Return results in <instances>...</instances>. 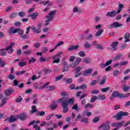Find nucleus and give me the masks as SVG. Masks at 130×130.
I'll return each mask as SVG.
<instances>
[{"mask_svg": "<svg viewBox=\"0 0 130 130\" xmlns=\"http://www.w3.org/2000/svg\"><path fill=\"white\" fill-rule=\"evenodd\" d=\"M75 102V99H68L67 98L62 97L58 101V103H61L62 107H63V113H67L69 111V108L68 106L69 104L73 105V104Z\"/></svg>", "mask_w": 130, "mask_h": 130, "instance_id": "nucleus-1", "label": "nucleus"}, {"mask_svg": "<svg viewBox=\"0 0 130 130\" xmlns=\"http://www.w3.org/2000/svg\"><path fill=\"white\" fill-rule=\"evenodd\" d=\"M121 12V10H119V11H113L109 12L106 14L107 17H110L111 18H113L116 16L117 14H119Z\"/></svg>", "mask_w": 130, "mask_h": 130, "instance_id": "nucleus-2", "label": "nucleus"}, {"mask_svg": "<svg viewBox=\"0 0 130 130\" xmlns=\"http://www.w3.org/2000/svg\"><path fill=\"white\" fill-rule=\"evenodd\" d=\"M109 124H110V122L108 121L107 122V123L102 125L100 127V128L103 130H109L110 129V126L109 125Z\"/></svg>", "mask_w": 130, "mask_h": 130, "instance_id": "nucleus-3", "label": "nucleus"}, {"mask_svg": "<svg viewBox=\"0 0 130 130\" xmlns=\"http://www.w3.org/2000/svg\"><path fill=\"white\" fill-rule=\"evenodd\" d=\"M55 16V11H53L49 12L48 15L46 16V18L48 19V20H50L51 21L52 19H53V17Z\"/></svg>", "mask_w": 130, "mask_h": 130, "instance_id": "nucleus-4", "label": "nucleus"}, {"mask_svg": "<svg viewBox=\"0 0 130 130\" xmlns=\"http://www.w3.org/2000/svg\"><path fill=\"white\" fill-rule=\"evenodd\" d=\"M118 45V42H115L112 43L111 44V50H112V51H114L115 50H116Z\"/></svg>", "mask_w": 130, "mask_h": 130, "instance_id": "nucleus-5", "label": "nucleus"}, {"mask_svg": "<svg viewBox=\"0 0 130 130\" xmlns=\"http://www.w3.org/2000/svg\"><path fill=\"white\" fill-rule=\"evenodd\" d=\"M62 66H63V70H62L63 73H64V72H68L69 71V68L70 67L69 66V65H68V63L64 61L63 62Z\"/></svg>", "mask_w": 130, "mask_h": 130, "instance_id": "nucleus-6", "label": "nucleus"}, {"mask_svg": "<svg viewBox=\"0 0 130 130\" xmlns=\"http://www.w3.org/2000/svg\"><path fill=\"white\" fill-rule=\"evenodd\" d=\"M27 115L25 113L21 114L19 115H17V118L20 120H25L26 118H27Z\"/></svg>", "mask_w": 130, "mask_h": 130, "instance_id": "nucleus-7", "label": "nucleus"}, {"mask_svg": "<svg viewBox=\"0 0 130 130\" xmlns=\"http://www.w3.org/2000/svg\"><path fill=\"white\" fill-rule=\"evenodd\" d=\"M13 92H14V90L13 89L9 88L5 90L4 94L6 95V96H10V95H11V94Z\"/></svg>", "mask_w": 130, "mask_h": 130, "instance_id": "nucleus-8", "label": "nucleus"}, {"mask_svg": "<svg viewBox=\"0 0 130 130\" xmlns=\"http://www.w3.org/2000/svg\"><path fill=\"white\" fill-rule=\"evenodd\" d=\"M80 46L79 45H71L69 48V51H72V50H76L79 49Z\"/></svg>", "mask_w": 130, "mask_h": 130, "instance_id": "nucleus-9", "label": "nucleus"}, {"mask_svg": "<svg viewBox=\"0 0 130 130\" xmlns=\"http://www.w3.org/2000/svg\"><path fill=\"white\" fill-rule=\"evenodd\" d=\"M9 100V98H5V99H3L2 101V103L0 104V107H4L6 104H7V101Z\"/></svg>", "mask_w": 130, "mask_h": 130, "instance_id": "nucleus-10", "label": "nucleus"}, {"mask_svg": "<svg viewBox=\"0 0 130 130\" xmlns=\"http://www.w3.org/2000/svg\"><path fill=\"white\" fill-rule=\"evenodd\" d=\"M84 89H87V84H83L75 88V90H84Z\"/></svg>", "mask_w": 130, "mask_h": 130, "instance_id": "nucleus-11", "label": "nucleus"}, {"mask_svg": "<svg viewBox=\"0 0 130 130\" xmlns=\"http://www.w3.org/2000/svg\"><path fill=\"white\" fill-rule=\"evenodd\" d=\"M92 74V69L85 70L83 73V76H90Z\"/></svg>", "mask_w": 130, "mask_h": 130, "instance_id": "nucleus-12", "label": "nucleus"}, {"mask_svg": "<svg viewBox=\"0 0 130 130\" xmlns=\"http://www.w3.org/2000/svg\"><path fill=\"white\" fill-rule=\"evenodd\" d=\"M49 107L52 110H55L56 107H57V104L54 102L53 104L49 106Z\"/></svg>", "mask_w": 130, "mask_h": 130, "instance_id": "nucleus-13", "label": "nucleus"}, {"mask_svg": "<svg viewBox=\"0 0 130 130\" xmlns=\"http://www.w3.org/2000/svg\"><path fill=\"white\" fill-rule=\"evenodd\" d=\"M113 28H118L119 27H121L122 24L119 23L118 22H114L113 23Z\"/></svg>", "mask_w": 130, "mask_h": 130, "instance_id": "nucleus-14", "label": "nucleus"}, {"mask_svg": "<svg viewBox=\"0 0 130 130\" xmlns=\"http://www.w3.org/2000/svg\"><path fill=\"white\" fill-rule=\"evenodd\" d=\"M129 36H130V35L128 33H126L125 34V35H124V39L125 40L124 41L125 43L129 42V41H130Z\"/></svg>", "mask_w": 130, "mask_h": 130, "instance_id": "nucleus-15", "label": "nucleus"}, {"mask_svg": "<svg viewBox=\"0 0 130 130\" xmlns=\"http://www.w3.org/2000/svg\"><path fill=\"white\" fill-rule=\"evenodd\" d=\"M18 28L14 29V28H11L9 32V34H16V33H17Z\"/></svg>", "mask_w": 130, "mask_h": 130, "instance_id": "nucleus-16", "label": "nucleus"}, {"mask_svg": "<svg viewBox=\"0 0 130 130\" xmlns=\"http://www.w3.org/2000/svg\"><path fill=\"white\" fill-rule=\"evenodd\" d=\"M122 115L121 114V112L118 113L116 115L114 116V118H116L117 119H121Z\"/></svg>", "mask_w": 130, "mask_h": 130, "instance_id": "nucleus-17", "label": "nucleus"}, {"mask_svg": "<svg viewBox=\"0 0 130 130\" xmlns=\"http://www.w3.org/2000/svg\"><path fill=\"white\" fill-rule=\"evenodd\" d=\"M104 32V30L103 29H101L99 30L95 34V36L98 37L99 36H100L101 34H102Z\"/></svg>", "mask_w": 130, "mask_h": 130, "instance_id": "nucleus-18", "label": "nucleus"}, {"mask_svg": "<svg viewBox=\"0 0 130 130\" xmlns=\"http://www.w3.org/2000/svg\"><path fill=\"white\" fill-rule=\"evenodd\" d=\"M129 86H126L125 84H124L122 87V88L124 92H127V91L129 90Z\"/></svg>", "mask_w": 130, "mask_h": 130, "instance_id": "nucleus-19", "label": "nucleus"}, {"mask_svg": "<svg viewBox=\"0 0 130 130\" xmlns=\"http://www.w3.org/2000/svg\"><path fill=\"white\" fill-rule=\"evenodd\" d=\"M81 121L84 123H89V118L86 117L83 118L81 119Z\"/></svg>", "mask_w": 130, "mask_h": 130, "instance_id": "nucleus-20", "label": "nucleus"}, {"mask_svg": "<svg viewBox=\"0 0 130 130\" xmlns=\"http://www.w3.org/2000/svg\"><path fill=\"white\" fill-rule=\"evenodd\" d=\"M17 120V118L15 116H12L9 119V122H14Z\"/></svg>", "mask_w": 130, "mask_h": 130, "instance_id": "nucleus-21", "label": "nucleus"}, {"mask_svg": "<svg viewBox=\"0 0 130 130\" xmlns=\"http://www.w3.org/2000/svg\"><path fill=\"white\" fill-rule=\"evenodd\" d=\"M55 89V87L54 86H48L46 88V91H53Z\"/></svg>", "mask_w": 130, "mask_h": 130, "instance_id": "nucleus-22", "label": "nucleus"}, {"mask_svg": "<svg viewBox=\"0 0 130 130\" xmlns=\"http://www.w3.org/2000/svg\"><path fill=\"white\" fill-rule=\"evenodd\" d=\"M81 70H82V68H81V67H78L75 68L73 71H75V74H78L81 72Z\"/></svg>", "mask_w": 130, "mask_h": 130, "instance_id": "nucleus-23", "label": "nucleus"}, {"mask_svg": "<svg viewBox=\"0 0 130 130\" xmlns=\"http://www.w3.org/2000/svg\"><path fill=\"white\" fill-rule=\"evenodd\" d=\"M83 114V115H87L88 117L91 116V115H92V113L91 112H88L87 111H84Z\"/></svg>", "mask_w": 130, "mask_h": 130, "instance_id": "nucleus-24", "label": "nucleus"}, {"mask_svg": "<svg viewBox=\"0 0 130 130\" xmlns=\"http://www.w3.org/2000/svg\"><path fill=\"white\" fill-rule=\"evenodd\" d=\"M6 50H7V51L8 52V53H10V54H11L13 52H14V49H12V48L7 47L6 48Z\"/></svg>", "mask_w": 130, "mask_h": 130, "instance_id": "nucleus-25", "label": "nucleus"}, {"mask_svg": "<svg viewBox=\"0 0 130 130\" xmlns=\"http://www.w3.org/2000/svg\"><path fill=\"white\" fill-rule=\"evenodd\" d=\"M119 94V93H118L117 91H113L112 95L113 97L116 98V97H118Z\"/></svg>", "mask_w": 130, "mask_h": 130, "instance_id": "nucleus-26", "label": "nucleus"}, {"mask_svg": "<svg viewBox=\"0 0 130 130\" xmlns=\"http://www.w3.org/2000/svg\"><path fill=\"white\" fill-rule=\"evenodd\" d=\"M37 16H38V12H35V13H33L32 14L30 15V17H31V19L32 20H34V19H36Z\"/></svg>", "mask_w": 130, "mask_h": 130, "instance_id": "nucleus-27", "label": "nucleus"}, {"mask_svg": "<svg viewBox=\"0 0 130 130\" xmlns=\"http://www.w3.org/2000/svg\"><path fill=\"white\" fill-rule=\"evenodd\" d=\"M113 75L114 77H117L119 75V71L118 70H114L113 72Z\"/></svg>", "mask_w": 130, "mask_h": 130, "instance_id": "nucleus-28", "label": "nucleus"}, {"mask_svg": "<svg viewBox=\"0 0 130 130\" xmlns=\"http://www.w3.org/2000/svg\"><path fill=\"white\" fill-rule=\"evenodd\" d=\"M95 48L100 50H103V46L99 44L96 45Z\"/></svg>", "mask_w": 130, "mask_h": 130, "instance_id": "nucleus-29", "label": "nucleus"}, {"mask_svg": "<svg viewBox=\"0 0 130 130\" xmlns=\"http://www.w3.org/2000/svg\"><path fill=\"white\" fill-rule=\"evenodd\" d=\"M61 54V53H59L58 54L56 55H54L53 57V59H60V55Z\"/></svg>", "mask_w": 130, "mask_h": 130, "instance_id": "nucleus-30", "label": "nucleus"}, {"mask_svg": "<svg viewBox=\"0 0 130 130\" xmlns=\"http://www.w3.org/2000/svg\"><path fill=\"white\" fill-rule=\"evenodd\" d=\"M97 99H98V98L96 96V95H93L90 100V102H91V103H93V102H95V101H96Z\"/></svg>", "mask_w": 130, "mask_h": 130, "instance_id": "nucleus-31", "label": "nucleus"}, {"mask_svg": "<svg viewBox=\"0 0 130 130\" xmlns=\"http://www.w3.org/2000/svg\"><path fill=\"white\" fill-rule=\"evenodd\" d=\"M17 33H18L19 35H20V36H21V35H23V34H24V30L20 28H17Z\"/></svg>", "mask_w": 130, "mask_h": 130, "instance_id": "nucleus-32", "label": "nucleus"}, {"mask_svg": "<svg viewBox=\"0 0 130 130\" xmlns=\"http://www.w3.org/2000/svg\"><path fill=\"white\" fill-rule=\"evenodd\" d=\"M93 108V105L88 103L84 106V108Z\"/></svg>", "mask_w": 130, "mask_h": 130, "instance_id": "nucleus-33", "label": "nucleus"}, {"mask_svg": "<svg viewBox=\"0 0 130 130\" xmlns=\"http://www.w3.org/2000/svg\"><path fill=\"white\" fill-rule=\"evenodd\" d=\"M73 12V13H80V9H79L78 7H75L74 8Z\"/></svg>", "mask_w": 130, "mask_h": 130, "instance_id": "nucleus-34", "label": "nucleus"}, {"mask_svg": "<svg viewBox=\"0 0 130 130\" xmlns=\"http://www.w3.org/2000/svg\"><path fill=\"white\" fill-rule=\"evenodd\" d=\"M26 63L25 61H20L19 63V67H20L21 68L23 67H25L26 66Z\"/></svg>", "mask_w": 130, "mask_h": 130, "instance_id": "nucleus-35", "label": "nucleus"}, {"mask_svg": "<svg viewBox=\"0 0 130 130\" xmlns=\"http://www.w3.org/2000/svg\"><path fill=\"white\" fill-rule=\"evenodd\" d=\"M121 57H122V54L118 55L115 57V59H114V61H115V60H118L119 59H120Z\"/></svg>", "mask_w": 130, "mask_h": 130, "instance_id": "nucleus-36", "label": "nucleus"}, {"mask_svg": "<svg viewBox=\"0 0 130 130\" xmlns=\"http://www.w3.org/2000/svg\"><path fill=\"white\" fill-rule=\"evenodd\" d=\"M99 99L100 100H104L105 99H106V96L105 95H101L99 96Z\"/></svg>", "mask_w": 130, "mask_h": 130, "instance_id": "nucleus-37", "label": "nucleus"}, {"mask_svg": "<svg viewBox=\"0 0 130 130\" xmlns=\"http://www.w3.org/2000/svg\"><path fill=\"white\" fill-rule=\"evenodd\" d=\"M82 60V59L80 57H77L76 58V60H75V62L76 63V64L78 65L79 64V63H80V62H81V61Z\"/></svg>", "mask_w": 130, "mask_h": 130, "instance_id": "nucleus-38", "label": "nucleus"}, {"mask_svg": "<svg viewBox=\"0 0 130 130\" xmlns=\"http://www.w3.org/2000/svg\"><path fill=\"white\" fill-rule=\"evenodd\" d=\"M84 47L85 48H91V45L88 42H86L84 44Z\"/></svg>", "mask_w": 130, "mask_h": 130, "instance_id": "nucleus-39", "label": "nucleus"}, {"mask_svg": "<svg viewBox=\"0 0 130 130\" xmlns=\"http://www.w3.org/2000/svg\"><path fill=\"white\" fill-rule=\"evenodd\" d=\"M60 45H63V41H61L59 42L55 47V49H56L58 46H60Z\"/></svg>", "mask_w": 130, "mask_h": 130, "instance_id": "nucleus-40", "label": "nucleus"}, {"mask_svg": "<svg viewBox=\"0 0 130 130\" xmlns=\"http://www.w3.org/2000/svg\"><path fill=\"white\" fill-rule=\"evenodd\" d=\"M31 50L25 51L23 52L24 54L25 55H29V54H31Z\"/></svg>", "mask_w": 130, "mask_h": 130, "instance_id": "nucleus-41", "label": "nucleus"}, {"mask_svg": "<svg viewBox=\"0 0 130 130\" xmlns=\"http://www.w3.org/2000/svg\"><path fill=\"white\" fill-rule=\"evenodd\" d=\"M78 55L81 57H84L85 56V52L84 51H80L78 53Z\"/></svg>", "mask_w": 130, "mask_h": 130, "instance_id": "nucleus-42", "label": "nucleus"}, {"mask_svg": "<svg viewBox=\"0 0 130 130\" xmlns=\"http://www.w3.org/2000/svg\"><path fill=\"white\" fill-rule=\"evenodd\" d=\"M31 109L32 110L31 111V114H33L34 113H35V112H36V106H32L31 107Z\"/></svg>", "mask_w": 130, "mask_h": 130, "instance_id": "nucleus-43", "label": "nucleus"}, {"mask_svg": "<svg viewBox=\"0 0 130 130\" xmlns=\"http://www.w3.org/2000/svg\"><path fill=\"white\" fill-rule=\"evenodd\" d=\"M72 109H74V110L78 111L79 110V107L78 106V104H76L73 107Z\"/></svg>", "mask_w": 130, "mask_h": 130, "instance_id": "nucleus-44", "label": "nucleus"}, {"mask_svg": "<svg viewBox=\"0 0 130 130\" xmlns=\"http://www.w3.org/2000/svg\"><path fill=\"white\" fill-rule=\"evenodd\" d=\"M81 118H82V115H81L80 114H78L75 118V121H78V120H79V119H81Z\"/></svg>", "mask_w": 130, "mask_h": 130, "instance_id": "nucleus-45", "label": "nucleus"}, {"mask_svg": "<svg viewBox=\"0 0 130 130\" xmlns=\"http://www.w3.org/2000/svg\"><path fill=\"white\" fill-rule=\"evenodd\" d=\"M50 21H51V20L48 19L45 21V26L46 27H47V26H48V25H49V24L50 23Z\"/></svg>", "mask_w": 130, "mask_h": 130, "instance_id": "nucleus-46", "label": "nucleus"}, {"mask_svg": "<svg viewBox=\"0 0 130 130\" xmlns=\"http://www.w3.org/2000/svg\"><path fill=\"white\" fill-rule=\"evenodd\" d=\"M7 54V52L5 51L4 50H2L0 52V55H2V56H5Z\"/></svg>", "mask_w": 130, "mask_h": 130, "instance_id": "nucleus-47", "label": "nucleus"}, {"mask_svg": "<svg viewBox=\"0 0 130 130\" xmlns=\"http://www.w3.org/2000/svg\"><path fill=\"white\" fill-rule=\"evenodd\" d=\"M93 122H94L96 123V122H98L99 121V117H95L92 119Z\"/></svg>", "mask_w": 130, "mask_h": 130, "instance_id": "nucleus-48", "label": "nucleus"}, {"mask_svg": "<svg viewBox=\"0 0 130 130\" xmlns=\"http://www.w3.org/2000/svg\"><path fill=\"white\" fill-rule=\"evenodd\" d=\"M87 40H92L93 39V35L92 34H90L86 37Z\"/></svg>", "mask_w": 130, "mask_h": 130, "instance_id": "nucleus-49", "label": "nucleus"}, {"mask_svg": "<svg viewBox=\"0 0 130 130\" xmlns=\"http://www.w3.org/2000/svg\"><path fill=\"white\" fill-rule=\"evenodd\" d=\"M8 77L10 80H14L15 79V76L13 75L12 73H10V74L8 75Z\"/></svg>", "mask_w": 130, "mask_h": 130, "instance_id": "nucleus-50", "label": "nucleus"}, {"mask_svg": "<svg viewBox=\"0 0 130 130\" xmlns=\"http://www.w3.org/2000/svg\"><path fill=\"white\" fill-rule=\"evenodd\" d=\"M17 14L16 13H12L11 15L10 18H11V19H14V18H16V17H17Z\"/></svg>", "mask_w": 130, "mask_h": 130, "instance_id": "nucleus-51", "label": "nucleus"}, {"mask_svg": "<svg viewBox=\"0 0 130 130\" xmlns=\"http://www.w3.org/2000/svg\"><path fill=\"white\" fill-rule=\"evenodd\" d=\"M25 73H26V71H21L20 72H16V75L17 76H19V75H24V74H25Z\"/></svg>", "mask_w": 130, "mask_h": 130, "instance_id": "nucleus-52", "label": "nucleus"}, {"mask_svg": "<svg viewBox=\"0 0 130 130\" xmlns=\"http://www.w3.org/2000/svg\"><path fill=\"white\" fill-rule=\"evenodd\" d=\"M120 112L122 114V116H127V115H128V113L126 112L121 111Z\"/></svg>", "mask_w": 130, "mask_h": 130, "instance_id": "nucleus-53", "label": "nucleus"}, {"mask_svg": "<svg viewBox=\"0 0 130 130\" xmlns=\"http://www.w3.org/2000/svg\"><path fill=\"white\" fill-rule=\"evenodd\" d=\"M112 61H113L112 59H110L108 61H107L106 63V66L107 67H108V66H110V64H111V63H112Z\"/></svg>", "mask_w": 130, "mask_h": 130, "instance_id": "nucleus-54", "label": "nucleus"}, {"mask_svg": "<svg viewBox=\"0 0 130 130\" xmlns=\"http://www.w3.org/2000/svg\"><path fill=\"white\" fill-rule=\"evenodd\" d=\"M75 58H76V56H71L69 58V61H70V62H72V61H74V60H75Z\"/></svg>", "mask_w": 130, "mask_h": 130, "instance_id": "nucleus-55", "label": "nucleus"}, {"mask_svg": "<svg viewBox=\"0 0 130 130\" xmlns=\"http://www.w3.org/2000/svg\"><path fill=\"white\" fill-rule=\"evenodd\" d=\"M77 66H78V64H77V63L75 61L74 62H73L72 64H70V67L71 68H76V67H77Z\"/></svg>", "mask_w": 130, "mask_h": 130, "instance_id": "nucleus-56", "label": "nucleus"}, {"mask_svg": "<svg viewBox=\"0 0 130 130\" xmlns=\"http://www.w3.org/2000/svg\"><path fill=\"white\" fill-rule=\"evenodd\" d=\"M42 72H44V73H45V74H48V73L50 72V70L46 68H44V69L42 70Z\"/></svg>", "mask_w": 130, "mask_h": 130, "instance_id": "nucleus-57", "label": "nucleus"}, {"mask_svg": "<svg viewBox=\"0 0 130 130\" xmlns=\"http://www.w3.org/2000/svg\"><path fill=\"white\" fill-rule=\"evenodd\" d=\"M108 90H109V88L108 87H105L101 89L102 92H103L104 93H105V92H107Z\"/></svg>", "mask_w": 130, "mask_h": 130, "instance_id": "nucleus-58", "label": "nucleus"}, {"mask_svg": "<svg viewBox=\"0 0 130 130\" xmlns=\"http://www.w3.org/2000/svg\"><path fill=\"white\" fill-rule=\"evenodd\" d=\"M127 63H128V61H125L123 62H120V65H121L122 67L123 66H125L126 64H127Z\"/></svg>", "mask_w": 130, "mask_h": 130, "instance_id": "nucleus-59", "label": "nucleus"}, {"mask_svg": "<svg viewBox=\"0 0 130 130\" xmlns=\"http://www.w3.org/2000/svg\"><path fill=\"white\" fill-rule=\"evenodd\" d=\"M25 15H26V13L25 12H20L18 13V15L19 16V17H24V16H25Z\"/></svg>", "mask_w": 130, "mask_h": 130, "instance_id": "nucleus-60", "label": "nucleus"}, {"mask_svg": "<svg viewBox=\"0 0 130 130\" xmlns=\"http://www.w3.org/2000/svg\"><path fill=\"white\" fill-rule=\"evenodd\" d=\"M22 100H23V98H22V97L21 96H19L17 99H16V102H17L18 103H20V102H21V101H22Z\"/></svg>", "mask_w": 130, "mask_h": 130, "instance_id": "nucleus-61", "label": "nucleus"}, {"mask_svg": "<svg viewBox=\"0 0 130 130\" xmlns=\"http://www.w3.org/2000/svg\"><path fill=\"white\" fill-rule=\"evenodd\" d=\"M91 61V60L90 59H84L83 60V62L84 63H89Z\"/></svg>", "mask_w": 130, "mask_h": 130, "instance_id": "nucleus-62", "label": "nucleus"}, {"mask_svg": "<svg viewBox=\"0 0 130 130\" xmlns=\"http://www.w3.org/2000/svg\"><path fill=\"white\" fill-rule=\"evenodd\" d=\"M126 44H123L120 45V48L121 49H124V48H126Z\"/></svg>", "mask_w": 130, "mask_h": 130, "instance_id": "nucleus-63", "label": "nucleus"}, {"mask_svg": "<svg viewBox=\"0 0 130 130\" xmlns=\"http://www.w3.org/2000/svg\"><path fill=\"white\" fill-rule=\"evenodd\" d=\"M42 4H43V6H46V5H48V4H49V1H43L42 2Z\"/></svg>", "mask_w": 130, "mask_h": 130, "instance_id": "nucleus-64", "label": "nucleus"}]
</instances>
